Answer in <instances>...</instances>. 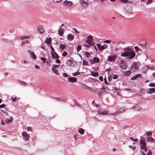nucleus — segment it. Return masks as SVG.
<instances>
[{"label":"nucleus","mask_w":155,"mask_h":155,"mask_svg":"<svg viewBox=\"0 0 155 155\" xmlns=\"http://www.w3.org/2000/svg\"><path fill=\"white\" fill-rule=\"evenodd\" d=\"M152 152L151 150H150L147 153V155H151Z\"/></svg>","instance_id":"59"},{"label":"nucleus","mask_w":155,"mask_h":155,"mask_svg":"<svg viewBox=\"0 0 155 155\" xmlns=\"http://www.w3.org/2000/svg\"><path fill=\"white\" fill-rule=\"evenodd\" d=\"M63 75L64 77H67L69 76V75L67 74L66 73H63Z\"/></svg>","instance_id":"54"},{"label":"nucleus","mask_w":155,"mask_h":155,"mask_svg":"<svg viewBox=\"0 0 155 155\" xmlns=\"http://www.w3.org/2000/svg\"><path fill=\"white\" fill-rule=\"evenodd\" d=\"M119 0L121 2H123V3H127L129 2L128 0Z\"/></svg>","instance_id":"45"},{"label":"nucleus","mask_w":155,"mask_h":155,"mask_svg":"<svg viewBox=\"0 0 155 155\" xmlns=\"http://www.w3.org/2000/svg\"><path fill=\"white\" fill-rule=\"evenodd\" d=\"M93 38V36H89L87 37V39L86 40V43L89 44L90 45L92 46L94 44Z\"/></svg>","instance_id":"3"},{"label":"nucleus","mask_w":155,"mask_h":155,"mask_svg":"<svg viewBox=\"0 0 155 155\" xmlns=\"http://www.w3.org/2000/svg\"><path fill=\"white\" fill-rule=\"evenodd\" d=\"M104 81L105 84H106V85L108 84V83L107 81V79L106 78H104Z\"/></svg>","instance_id":"56"},{"label":"nucleus","mask_w":155,"mask_h":155,"mask_svg":"<svg viewBox=\"0 0 155 155\" xmlns=\"http://www.w3.org/2000/svg\"><path fill=\"white\" fill-rule=\"evenodd\" d=\"M134 48L135 49V51L136 52H137L139 50V48L137 46H135L134 47Z\"/></svg>","instance_id":"49"},{"label":"nucleus","mask_w":155,"mask_h":155,"mask_svg":"<svg viewBox=\"0 0 155 155\" xmlns=\"http://www.w3.org/2000/svg\"><path fill=\"white\" fill-rule=\"evenodd\" d=\"M50 46L51 48V52H52L53 51H54V50L53 47L52 46V45L51 44L50 45Z\"/></svg>","instance_id":"52"},{"label":"nucleus","mask_w":155,"mask_h":155,"mask_svg":"<svg viewBox=\"0 0 155 155\" xmlns=\"http://www.w3.org/2000/svg\"><path fill=\"white\" fill-rule=\"evenodd\" d=\"M133 108L135 109V111H140L141 110L140 107L137 105H135Z\"/></svg>","instance_id":"22"},{"label":"nucleus","mask_w":155,"mask_h":155,"mask_svg":"<svg viewBox=\"0 0 155 155\" xmlns=\"http://www.w3.org/2000/svg\"><path fill=\"white\" fill-rule=\"evenodd\" d=\"M73 29L77 33H78V31L77 29H76L74 28Z\"/></svg>","instance_id":"64"},{"label":"nucleus","mask_w":155,"mask_h":155,"mask_svg":"<svg viewBox=\"0 0 155 155\" xmlns=\"http://www.w3.org/2000/svg\"><path fill=\"white\" fill-rule=\"evenodd\" d=\"M61 0H53V2L54 3H57L60 2Z\"/></svg>","instance_id":"42"},{"label":"nucleus","mask_w":155,"mask_h":155,"mask_svg":"<svg viewBox=\"0 0 155 155\" xmlns=\"http://www.w3.org/2000/svg\"><path fill=\"white\" fill-rule=\"evenodd\" d=\"M146 139L147 142H153L154 141V139L152 137H148Z\"/></svg>","instance_id":"28"},{"label":"nucleus","mask_w":155,"mask_h":155,"mask_svg":"<svg viewBox=\"0 0 155 155\" xmlns=\"http://www.w3.org/2000/svg\"><path fill=\"white\" fill-rule=\"evenodd\" d=\"M100 59L97 57H94L93 60H91L90 62L91 64H93L95 63H98L99 62Z\"/></svg>","instance_id":"9"},{"label":"nucleus","mask_w":155,"mask_h":155,"mask_svg":"<svg viewBox=\"0 0 155 155\" xmlns=\"http://www.w3.org/2000/svg\"><path fill=\"white\" fill-rule=\"evenodd\" d=\"M97 112L98 114L100 115H106L108 113V111L107 110H106L104 111H102L100 109H98L97 110Z\"/></svg>","instance_id":"12"},{"label":"nucleus","mask_w":155,"mask_h":155,"mask_svg":"<svg viewBox=\"0 0 155 155\" xmlns=\"http://www.w3.org/2000/svg\"><path fill=\"white\" fill-rule=\"evenodd\" d=\"M68 79L69 81L71 83H75L77 81V79L73 77H68Z\"/></svg>","instance_id":"14"},{"label":"nucleus","mask_w":155,"mask_h":155,"mask_svg":"<svg viewBox=\"0 0 155 155\" xmlns=\"http://www.w3.org/2000/svg\"><path fill=\"white\" fill-rule=\"evenodd\" d=\"M51 55L53 58L57 59L58 58H59V56L58 55L55 51L51 52Z\"/></svg>","instance_id":"10"},{"label":"nucleus","mask_w":155,"mask_h":155,"mask_svg":"<svg viewBox=\"0 0 155 155\" xmlns=\"http://www.w3.org/2000/svg\"><path fill=\"white\" fill-rule=\"evenodd\" d=\"M91 75L95 77H97L99 75V74L97 72H92L91 73Z\"/></svg>","instance_id":"29"},{"label":"nucleus","mask_w":155,"mask_h":155,"mask_svg":"<svg viewBox=\"0 0 155 155\" xmlns=\"http://www.w3.org/2000/svg\"><path fill=\"white\" fill-rule=\"evenodd\" d=\"M84 53L85 56L87 58H88L91 56V54L88 52L85 51Z\"/></svg>","instance_id":"31"},{"label":"nucleus","mask_w":155,"mask_h":155,"mask_svg":"<svg viewBox=\"0 0 155 155\" xmlns=\"http://www.w3.org/2000/svg\"><path fill=\"white\" fill-rule=\"evenodd\" d=\"M141 74H138L137 75H136L134 76L133 77L131 78V79L132 80H135L137 79V78H139V77H141Z\"/></svg>","instance_id":"20"},{"label":"nucleus","mask_w":155,"mask_h":155,"mask_svg":"<svg viewBox=\"0 0 155 155\" xmlns=\"http://www.w3.org/2000/svg\"><path fill=\"white\" fill-rule=\"evenodd\" d=\"M37 29L41 34H42L44 32L43 27L41 26H39Z\"/></svg>","instance_id":"16"},{"label":"nucleus","mask_w":155,"mask_h":155,"mask_svg":"<svg viewBox=\"0 0 155 155\" xmlns=\"http://www.w3.org/2000/svg\"><path fill=\"white\" fill-rule=\"evenodd\" d=\"M97 47L99 50H103L105 49V47L104 46H102L100 44H97Z\"/></svg>","instance_id":"19"},{"label":"nucleus","mask_w":155,"mask_h":155,"mask_svg":"<svg viewBox=\"0 0 155 155\" xmlns=\"http://www.w3.org/2000/svg\"><path fill=\"white\" fill-rule=\"evenodd\" d=\"M32 128L31 127H27V130L28 131H32Z\"/></svg>","instance_id":"58"},{"label":"nucleus","mask_w":155,"mask_h":155,"mask_svg":"<svg viewBox=\"0 0 155 155\" xmlns=\"http://www.w3.org/2000/svg\"><path fill=\"white\" fill-rule=\"evenodd\" d=\"M89 4V3L87 2H86V1L82 0L81 1V5L83 7L85 8L87 7Z\"/></svg>","instance_id":"13"},{"label":"nucleus","mask_w":155,"mask_h":155,"mask_svg":"<svg viewBox=\"0 0 155 155\" xmlns=\"http://www.w3.org/2000/svg\"><path fill=\"white\" fill-rule=\"evenodd\" d=\"M12 101L13 102H15V101L17 100L16 98H14V97H12Z\"/></svg>","instance_id":"55"},{"label":"nucleus","mask_w":155,"mask_h":155,"mask_svg":"<svg viewBox=\"0 0 155 155\" xmlns=\"http://www.w3.org/2000/svg\"><path fill=\"white\" fill-rule=\"evenodd\" d=\"M149 68H150V67L149 66H145L144 67V68H143V69H144L145 70V71H143V72H144V73L145 72H146V70L147 69H149Z\"/></svg>","instance_id":"37"},{"label":"nucleus","mask_w":155,"mask_h":155,"mask_svg":"<svg viewBox=\"0 0 155 155\" xmlns=\"http://www.w3.org/2000/svg\"><path fill=\"white\" fill-rule=\"evenodd\" d=\"M66 46L64 44H61L60 45V48L62 50L65 48Z\"/></svg>","instance_id":"34"},{"label":"nucleus","mask_w":155,"mask_h":155,"mask_svg":"<svg viewBox=\"0 0 155 155\" xmlns=\"http://www.w3.org/2000/svg\"><path fill=\"white\" fill-rule=\"evenodd\" d=\"M97 93L99 97L101 98H102V94H105L106 92L104 90H102L100 92H98Z\"/></svg>","instance_id":"25"},{"label":"nucleus","mask_w":155,"mask_h":155,"mask_svg":"<svg viewBox=\"0 0 155 155\" xmlns=\"http://www.w3.org/2000/svg\"><path fill=\"white\" fill-rule=\"evenodd\" d=\"M140 148L145 152H146L147 149L146 145V140L144 138L140 139Z\"/></svg>","instance_id":"2"},{"label":"nucleus","mask_w":155,"mask_h":155,"mask_svg":"<svg viewBox=\"0 0 155 155\" xmlns=\"http://www.w3.org/2000/svg\"><path fill=\"white\" fill-rule=\"evenodd\" d=\"M83 64L84 65H87L88 62L87 61L84 60H83Z\"/></svg>","instance_id":"44"},{"label":"nucleus","mask_w":155,"mask_h":155,"mask_svg":"<svg viewBox=\"0 0 155 155\" xmlns=\"http://www.w3.org/2000/svg\"><path fill=\"white\" fill-rule=\"evenodd\" d=\"M118 77L117 75L114 74L113 76V78L114 79H116Z\"/></svg>","instance_id":"47"},{"label":"nucleus","mask_w":155,"mask_h":155,"mask_svg":"<svg viewBox=\"0 0 155 155\" xmlns=\"http://www.w3.org/2000/svg\"><path fill=\"white\" fill-rule=\"evenodd\" d=\"M117 57V56L115 54L109 56L108 57L107 60L110 61H115Z\"/></svg>","instance_id":"6"},{"label":"nucleus","mask_w":155,"mask_h":155,"mask_svg":"<svg viewBox=\"0 0 155 155\" xmlns=\"http://www.w3.org/2000/svg\"><path fill=\"white\" fill-rule=\"evenodd\" d=\"M72 75L73 76H76L77 75H78L80 74V72H78V71H77L75 73H72Z\"/></svg>","instance_id":"35"},{"label":"nucleus","mask_w":155,"mask_h":155,"mask_svg":"<svg viewBox=\"0 0 155 155\" xmlns=\"http://www.w3.org/2000/svg\"><path fill=\"white\" fill-rule=\"evenodd\" d=\"M119 64L120 67L124 69H126L127 66V62L123 60L120 61L119 62Z\"/></svg>","instance_id":"5"},{"label":"nucleus","mask_w":155,"mask_h":155,"mask_svg":"<svg viewBox=\"0 0 155 155\" xmlns=\"http://www.w3.org/2000/svg\"><path fill=\"white\" fill-rule=\"evenodd\" d=\"M113 90L114 91H115L119 95H120V91L119 90L117 89V88H115L113 89Z\"/></svg>","instance_id":"33"},{"label":"nucleus","mask_w":155,"mask_h":155,"mask_svg":"<svg viewBox=\"0 0 155 155\" xmlns=\"http://www.w3.org/2000/svg\"><path fill=\"white\" fill-rule=\"evenodd\" d=\"M129 147L130 148L132 149L133 151L136 148V146H131V145H129Z\"/></svg>","instance_id":"36"},{"label":"nucleus","mask_w":155,"mask_h":155,"mask_svg":"<svg viewBox=\"0 0 155 155\" xmlns=\"http://www.w3.org/2000/svg\"><path fill=\"white\" fill-rule=\"evenodd\" d=\"M6 105L4 104H3L0 105V108H2L5 107Z\"/></svg>","instance_id":"53"},{"label":"nucleus","mask_w":155,"mask_h":155,"mask_svg":"<svg viewBox=\"0 0 155 155\" xmlns=\"http://www.w3.org/2000/svg\"><path fill=\"white\" fill-rule=\"evenodd\" d=\"M152 135V132L151 131H148L146 133L147 136H149Z\"/></svg>","instance_id":"43"},{"label":"nucleus","mask_w":155,"mask_h":155,"mask_svg":"<svg viewBox=\"0 0 155 155\" xmlns=\"http://www.w3.org/2000/svg\"><path fill=\"white\" fill-rule=\"evenodd\" d=\"M130 139L133 141H134L135 142H137L138 141V139H134L133 137H130Z\"/></svg>","instance_id":"41"},{"label":"nucleus","mask_w":155,"mask_h":155,"mask_svg":"<svg viewBox=\"0 0 155 155\" xmlns=\"http://www.w3.org/2000/svg\"><path fill=\"white\" fill-rule=\"evenodd\" d=\"M52 40L51 38H47L44 42L48 45L51 42Z\"/></svg>","instance_id":"17"},{"label":"nucleus","mask_w":155,"mask_h":155,"mask_svg":"<svg viewBox=\"0 0 155 155\" xmlns=\"http://www.w3.org/2000/svg\"><path fill=\"white\" fill-rule=\"evenodd\" d=\"M56 61L57 63H60L61 62V61L59 59H56Z\"/></svg>","instance_id":"60"},{"label":"nucleus","mask_w":155,"mask_h":155,"mask_svg":"<svg viewBox=\"0 0 155 155\" xmlns=\"http://www.w3.org/2000/svg\"><path fill=\"white\" fill-rule=\"evenodd\" d=\"M124 110V108H120L117 110L115 113L112 114L114 116H117L118 114H120V113L123 112Z\"/></svg>","instance_id":"11"},{"label":"nucleus","mask_w":155,"mask_h":155,"mask_svg":"<svg viewBox=\"0 0 155 155\" xmlns=\"http://www.w3.org/2000/svg\"><path fill=\"white\" fill-rule=\"evenodd\" d=\"M99 79L101 81H103V78L102 76H100L99 77Z\"/></svg>","instance_id":"57"},{"label":"nucleus","mask_w":155,"mask_h":155,"mask_svg":"<svg viewBox=\"0 0 155 155\" xmlns=\"http://www.w3.org/2000/svg\"><path fill=\"white\" fill-rule=\"evenodd\" d=\"M67 64L68 65L72 66L73 64H74V61L72 60H69L67 61Z\"/></svg>","instance_id":"27"},{"label":"nucleus","mask_w":155,"mask_h":155,"mask_svg":"<svg viewBox=\"0 0 155 155\" xmlns=\"http://www.w3.org/2000/svg\"><path fill=\"white\" fill-rule=\"evenodd\" d=\"M131 67L132 68H133L134 69H137L138 68V66L136 62H134L132 65L131 66Z\"/></svg>","instance_id":"24"},{"label":"nucleus","mask_w":155,"mask_h":155,"mask_svg":"<svg viewBox=\"0 0 155 155\" xmlns=\"http://www.w3.org/2000/svg\"><path fill=\"white\" fill-rule=\"evenodd\" d=\"M64 30L62 28H60L58 30V35L61 36H62L63 35Z\"/></svg>","instance_id":"23"},{"label":"nucleus","mask_w":155,"mask_h":155,"mask_svg":"<svg viewBox=\"0 0 155 155\" xmlns=\"http://www.w3.org/2000/svg\"><path fill=\"white\" fill-rule=\"evenodd\" d=\"M149 86L150 87H155V83H150L149 84Z\"/></svg>","instance_id":"48"},{"label":"nucleus","mask_w":155,"mask_h":155,"mask_svg":"<svg viewBox=\"0 0 155 155\" xmlns=\"http://www.w3.org/2000/svg\"><path fill=\"white\" fill-rule=\"evenodd\" d=\"M22 135L23 137V139L25 141H28L29 138V134H28L26 132H24L22 133Z\"/></svg>","instance_id":"7"},{"label":"nucleus","mask_w":155,"mask_h":155,"mask_svg":"<svg viewBox=\"0 0 155 155\" xmlns=\"http://www.w3.org/2000/svg\"><path fill=\"white\" fill-rule=\"evenodd\" d=\"M74 38V36L71 34H69L68 35V39L70 41L73 40Z\"/></svg>","instance_id":"26"},{"label":"nucleus","mask_w":155,"mask_h":155,"mask_svg":"<svg viewBox=\"0 0 155 155\" xmlns=\"http://www.w3.org/2000/svg\"><path fill=\"white\" fill-rule=\"evenodd\" d=\"M82 87L83 88H84V89H88V86H87L86 85H85V84L83 85Z\"/></svg>","instance_id":"51"},{"label":"nucleus","mask_w":155,"mask_h":155,"mask_svg":"<svg viewBox=\"0 0 155 155\" xmlns=\"http://www.w3.org/2000/svg\"><path fill=\"white\" fill-rule=\"evenodd\" d=\"M152 2V0H148L147 3L148 4H149L150 2Z\"/></svg>","instance_id":"61"},{"label":"nucleus","mask_w":155,"mask_h":155,"mask_svg":"<svg viewBox=\"0 0 155 155\" xmlns=\"http://www.w3.org/2000/svg\"><path fill=\"white\" fill-rule=\"evenodd\" d=\"M78 132L81 134H84V131L83 129L81 128L78 130Z\"/></svg>","instance_id":"30"},{"label":"nucleus","mask_w":155,"mask_h":155,"mask_svg":"<svg viewBox=\"0 0 155 155\" xmlns=\"http://www.w3.org/2000/svg\"><path fill=\"white\" fill-rule=\"evenodd\" d=\"M81 49V47L80 45H78L77 47V51L79 52Z\"/></svg>","instance_id":"38"},{"label":"nucleus","mask_w":155,"mask_h":155,"mask_svg":"<svg viewBox=\"0 0 155 155\" xmlns=\"http://www.w3.org/2000/svg\"><path fill=\"white\" fill-rule=\"evenodd\" d=\"M12 120V117H10L6 119L5 122H6V124H8Z\"/></svg>","instance_id":"21"},{"label":"nucleus","mask_w":155,"mask_h":155,"mask_svg":"<svg viewBox=\"0 0 155 155\" xmlns=\"http://www.w3.org/2000/svg\"><path fill=\"white\" fill-rule=\"evenodd\" d=\"M29 37V36H21L20 37V38L21 40H23L24 39H27Z\"/></svg>","instance_id":"32"},{"label":"nucleus","mask_w":155,"mask_h":155,"mask_svg":"<svg viewBox=\"0 0 155 155\" xmlns=\"http://www.w3.org/2000/svg\"><path fill=\"white\" fill-rule=\"evenodd\" d=\"M72 4V2L67 1H65L63 3V6L64 7H68L71 5Z\"/></svg>","instance_id":"8"},{"label":"nucleus","mask_w":155,"mask_h":155,"mask_svg":"<svg viewBox=\"0 0 155 155\" xmlns=\"http://www.w3.org/2000/svg\"><path fill=\"white\" fill-rule=\"evenodd\" d=\"M104 43H110L111 42V41L110 40H106L105 41H104Z\"/></svg>","instance_id":"46"},{"label":"nucleus","mask_w":155,"mask_h":155,"mask_svg":"<svg viewBox=\"0 0 155 155\" xmlns=\"http://www.w3.org/2000/svg\"><path fill=\"white\" fill-rule=\"evenodd\" d=\"M125 52L122 53L121 56L124 57H128V59H131L133 58L135 55V52L132 49L129 48H125L124 49Z\"/></svg>","instance_id":"1"},{"label":"nucleus","mask_w":155,"mask_h":155,"mask_svg":"<svg viewBox=\"0 0 155 155\" xmlns=\"http://www.w3.org/2000/svg\"><path fill=\"white\" fill-rule=\"evenodd\" d=\"M28 52L29 53L31 57L33 59H36V56L35 55L34 52H32L30 50H28Z\"/></svg>","instance_id":"15"},{"label":"nucleus","mask_w":155,"mask_h":155,"mask_svg":"<svg viewBox=\"0 0 155 155\" xmlns=\"http://www.w3.org/2000/svg\"><path fill=\"white\" fill-rule=\"evenodd\" d=\"M67 53L65 51L62 54V55L65 57L67 55Z\"/></svg>","instance_id":"50"},{"label":"nucleus","mask_w":155,"mask_h":155,"mask_svg":"<svg viewBox=\"0 0 155 155\" xmlns=\"http://www.w3.org/2000/svg\"><path fill=\"white\" fill-rule=\"evenodd\" d=\"M147 92L149 94H152L153 93H155V88L149 89V91H147Z\"/></svg>","instance_id":"18"},{"label":"nucleus","mask_w":155,"mask_h":155,"mask_svg":"<svg viewBox=\"0 0 155 155\" xmlns=\"http://www.w3.org/2000/svg\"><path fill=\"white\" fill-rule=\"evenodd\" d=\"M29 41L28 40H25L23 41H22L21 43V45L22 46L24 45L25 44L27 43Z\"/></svg>","instance_id":"39"},{"label":"nucleus","mask_w":155,"mask_h":155,"mask_svg":"<svg viewBox=\"0 0 155 155\" xmlns=\"http://www.w3.org/2000/svg\"><path fill=\"white\" fill-rule=\"evenodd\" d=\"M59 66V64L56 65L54 64L53 65L52 70L53 72L57 75H59V73L58 72V70L57 69Z\"/></svg>","instance_id":"4"},{"label":"nucleus","mask_w":155,"mask_h":155,"mask_svg":"<svg viewBox=\"0 0 155 155\" xmlns=\"http://www.w3.org/2000/svg\"><path fill=\"white\" fill-rule=\"evenodd\" d=\"M127 74H129L130 73V72L129 71H126Z\"/></svg>","instance_id":"63"},{"label":"nucleus","mask_w":155,"mask_h":155,"mask_svg":"<svg viewBox=\"0 0 155 155\" xmlns=\"http://www.w3.org/2000/svg\"><path fill=\"white\" fill-rule=\"evenodd\" d=\"M94 48L96 50V51H97V49L95 46H94Z\"/></svg>","instance_id":"62"},{"label":"nucleus","mask_w":155,"mask_h":155,"mask_svg":"<svg viewBox=\"0 0 155 155\" xmlns=\"http://www.w3.org/2000/svg\"><path fill=\"white\" fill-rule=\"evenodd\" d=\"M41 59L43 61L44 63L46 62L47 59L44 57H42L41 58Z\"/></svg>","instance_id":"40"}]
</instances>
